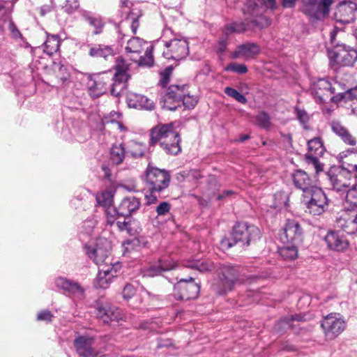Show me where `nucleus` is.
<instances>
[{
    "label": "nucleus",
    "mask_w": 357,
    "mask_h": 357,
    "mask_svg": "<svg viewBox=\"0 0 357 357\" xmlns=\"http://www.w3.org/2000/svg\"><path fill=\"white\" fill-rule=\"evenodd\" d=\"M311 93L315 101L319 103L328 100L339 103L357 100V89L350 88L337 80L331 82L324 78L319 79L312 84Z\"/></svg>",
    "instance_id": "1"
},
{
    "label": "nucleus",
    "mask_w": 357,
    "mask_h": 357,
    "mask_svg": "<svg viewBox=\"0 0 357 357\" xmlns=\"http://www.w3.org/2000/svg\"><path fill=\"white\" fill-rule=\"evenodd\" d=\"M340 30H342L341 28L334 26L330 36L331 43L333 48L328 50L329 66L336 73V79L341 78L344 67H353L357 61V50L336 40L337 33Z\"/></svg>",
    "instance_id": "2"
},
{
    "label": "nucleus",
    "mask_w": 357,
    "mask_h": 357,
    "mask_svg": "<svg viewBox=\"0 0 357 357\" xmlns=\"http://www.w3.org/2000/svg\"><path fill=\"white\" fill-rule=\"evenodd\" d=\"M181 138L174 130V123L159 124L151 130V146L159 144L162 150L169 155H178L181 152Z\"/></svg>",
    "instance_id": "3"
},
{
    "label": "nucleus",
    "mask_w": 357,
    "mask_h": 357,
    "mask_svg": "<svg viewBox=\"0 0 357 357\" xmlns=\"http://www.w3.org/2000/svg\"><path fill=\"white\" fill-rule=\"evenodd\" d=\"M261 237L260 229L254 225L248 222H237L234 225L229 237L223 238L220 241L222 248L229 249L239 245L243 249L255 244Z\"/></svg>",
    "instance_id": "4"
},
{
    "label": "nucleus",
    "mask_w": 357,
    "mask_h": 357,
    "mask_svg": "<svg viewBox=\"0 0 357 357\" xmlns=\"http://www.w3.org/2000/svg\"><path fill=\"white\" fill-rule=\"evenodd\" d=\"M215 268L218 279L213 285L214 291L219 295L231 291L239 279L238 268L230 264H218Z\"/></svg>",
    "instance_id": "5"
},
{
    "label": "nucleus",
    "mask_w": 357,
    "mask_h": 357,
    "mask_svg": "<svg viewBox=\"0 0 357 357\" xmlns=\"http://www.w3.org/2000/svg\"><path fill=\"white\" fill-rule=\"evenodd\" d=\"M171 176L165 169H160L149 163L145 171V185L151 192H161L167 189L170 183Z\"/></svg>",
    "instance_id": "6"
},
{
    "label": "nucleus",
    "mask_w": 357,
    "mask_h": 357,
    "mask_svg": "<svg viewBox=\"0 0 357 357\" xmlns=\"http://www.w3.org/2000/svg\"><path fill=\"white\" fill-rule=\"evenodd\" d=\"M301 202L313 215H320L328 208L329 199L323 190L317 186L301 195Z\"/></svg>",
    "instance_id": "7"
},
{
    "label": "nucleus",
    "mask_w": 357,
    "mask_h": 357,
    "mask_svg": "<svg viewBox=\"0 0 357 357\" xmlns=\"http://www.w3.org/2000/svg\"><path fill=\"white\" fill-rule=\"evenodd\" d=\"M333 0H301V11L311 22L321 21L330 13Z\"/></svg>",
    "instance_id": "8"
},
{
    "label": "nucleus",
    "mask_w": 357,
    "mask_h": 357,
    "mask_svg": "<svg viewBox=\"0 0 357 357\" xmlns=\"http://www.w3.org/2000/svg\"><path fill=\"white\" fill-rule=\"evenodd\" d=\"M141 206L140 199L134 196L124 197L119 206L107 211V225L112 226L120 217L128 218L139 210Z\"/></svg>",
    "instance_id": "9"
},
{
    "label": "nucleus",
    "mask_w": 357,
    "mask_h": 357,
    "mask_svg": "<svg viewBox=\"0 0 357 357\" xmlns=\"http://www.w3.org/2000/svg\"><path fill=\"white\" fill-rule=\"evenodd\" d=\"M200 285L192 277L180 279L174 286L173 296L177 301H189L198 297Z\"/></svg>",
    "instance_id": "10"
},
{
    "label": "nucleus",
    "mask_w": 357,
    "mask_h": 357,
    "mask_svg": "<svg viewBox=\"0 0 357 357\" xmlns=\"http://www.w3.org/2000/svg\"><path fill=\"white\" fill-rule=\"evenodd\" d=\"M187 85L181 86L177 84L170 85L166 93L161 96L160 104L162 109L169 111H175L181 106L182 97L185 93Z\"/></svg>",
    "instance_id": "11"
},
{
    "label": "nucleus",
    "mask_w": 357,
    "mask_h": 357,
    "mask_svg": "<svg viewBox=\"0 0 357 357\" xmlns=\"http://www.w3.org/2000/svg\"><path fill=\"white\" fill-rule=\"evenodd\" d=\"M308 153L305 156V160L308 165H312L317 174L324 170V165L319 160V157L324 155L326 149L320 137H314L307 142Z\"/></svg>",
    "instance_id": "12"
},
{
    "label": "nucleus",
    "mask_w": 357,
    "mask_h": 357,
    "mask_svg": "<svg viewBox=\"0 0 357 357\" xmlns=\"http://www.w3.org/2000/svg\"><path fill=\"white\" fill-rule=\"evenodd\" d=\"M96 338L89 335H78L73 345L79 357H104L102 353L94 347Z\"/></svg>",
    "instance_id": "13"
},
{
    "label": "nucleus",
    "mask_w": 357,
    "mask_h": 357,
    "mask_svg": "<svg viewBox=\"0 0 357 357\" xmlns=\"http://www.w3.org/2000/svg\"><path fill=\"white\" fill-rule=\"evenodd\" d=\"M165 46L167 48L162 54L167 59L180 61L186 58L189 54L188 43L183 38H173L166 41Z\"/></svg>",
    "instance_id": "14"
},
{
    "label": "nucleus",
    "mask_w": 357,
    "mask_h": 357,
    "mask_svg": "<svg viewBox=\"0 0 357 357\" xmlns=\"http://www.w3.org/2000/svg\"><path fill=\"white\" fill-rule=\"evenodd\" d=\"M111 248V243L107 239L100 238L94 247L86 246V252L89 257L99 265L107 263Z\"/></svg>",
    "instance_id": "15"
},
{
    "label": "nucleus",
    "mask_w": 357,
    "mask_h": 357,
    "mask_svg": "<svg viewBox=\"0 0 357 357\" xmlns=\"http://www.w3.org/2000/svg\"><path fill=\"white\" fill-rule=\"evenodd\" d=\"M303 229L300 222L294 219H288L283 228L281 239L283 242L300 245L303 241Z\"/></svg>",
    "instance_id": "16"
},
{
    "label": "nucleus",
    "mask_w": 357,
    "mask_h": 357,
    "mask_svg": "<svg viewBox=\"0 0 357 357\" xmlns=\"http://www.w3.org/2000/svg\"><path fill=\"white\" fill-rule=\"evenodd\" d=\"M321 326L328 339L333 340L345 329V321L336 314H329L322 321Z\"/></svg>",
    "instance_id": "17"
},
{
    "label": "nucleus",
    "mask_w": 357,
    "mask_h": 357,
    "mask_svg": "<svg viewBox=\"0 0 357 357\" xmlns=\"http://www.w3.org/2000/svg\"><path fill=\"white\" fill-rule=\"evenodd\" d=\"M96 314L98 318L105 324L122 319L121 309L109 302L98 301L96 303Z\"/></svg>",
    "instance_id": "18"
},
{
    "label": "nucleus",
    "mask_w": 357,
    "mask_h": 357,
    "mask_svg": "<svg viewBox=\"0 0 357 357\" xmlns=\"http://www.w3.org/2000/svg\"><path fill=\"white\" fill-rule=\"evenodd\" d=\"M357 12V3L352 1L340 2L336 7L334 19L342 24L352 22Z\"/></svg>",
    "instance_id": "19"
},
{
    "label": "nucleus",
    "mask_w": 357,
    "mask_h": 357,
    "mask_svg": "<svg viewBox=\"0 0 357 357\" xmlns=\"http://www.w3.org/2000/svg\"><path fill=\"white\" fill-rule=\"evenodd\" d=\"M348 174L340 167L331 168L328 172V176L332 190L338 193H345L349 186V181L346 178Z\"/></svg>",
    "instance_id": "20"
},
{
    "label": "nucleus",
    "mask_w": 357,
    "mask_h": 357,
    "mask_svg": "<svg viewBox=\"0 0 357 357\" xmlns=\"http://www.w3.org/2000/svg\"><path fill=\"white\" fill-rule=\"evenodd\" d=\"M337 227L348 234L357 233V211H349L342 213L336 220Z\"/></svg>",
    "instance_id": "21"
},
{
    "label": "nucleus",
    "mask_w": 357,
    "mask_h": 357,
    "mask_svg": "<svg viewBox=\"0 0 357 357\" xmlns=\"http://www.w3.org/2000/svg\"><path fill=\"white\" fill-rule=\"evenodd\" d=\"M293 183L295 187L305 194L314 187L317 186L315 181L302 169H296L292 174Z\"/></svg>",
    "instance_id": "22"
},
{
    "label": "nucleus",
    "mask_w": 357,
    "mask_h": 357,
    "mask_svg": "<svg viewBox=\"0 0 357 357\" xmlns=\"http://www.w3.org/2000/svg\"><path fill=\"white\" fill-rule=\"evenodd\" d=\"M337 159L339 167L349 174L357 166V151L354 149H349L340 153Z\"/></svg>",
    "instance_id": "23"
},
{
    "label": "nucleus",
    "mask_w": 357,
    "mask_h": 357,
    "mask_svg": "<svg viewBox=\"0 0 357 357\" xmlns=\"http://www.w3.org/2000/svg\"><path fill=\"white\" fill-rule=\"evenodd\" d=\"M54 284L58 289L69 294L77 296H82L84 295V288L76 281L63 277H59L55 279Z\"/></svg>",
    "instance_id": "24"
},
{
    "label": "nucleus",
    "mask_w": 357,
    "mask_h": 357,
    "mask_svg": "<svg viewBox=\"0 0 357 357\" xmlns=\"http://www.w3.org/2000/svg\"><path fill=\"white\" fill-rule=\"evenodd\" d=\"M261 52V48L255 43H245L238 45L231 54L234 59L244 58L248 59L255 58Z\"/></svg>",
    "instance_id": "25"
},
{
    "label": "nucleus",
    "mask_w": 357,
    "mask_h": 357,
    "mask_svg": "<svg viewBox=\"0 0 357 357\" xmlns=\"http://www.w3.org/2000/svg\"><path fill=\"white\" fill-rule=\"evenodd\" d=\"M324 240L328 247L333 250L343 251L349 247V241L337 231H330Z\"/></svg>",
    "instance_id": "26"
},
{
    "label": "nucleus",
    "mask_w": 357,
    "mask_h": 357,
    "mask_svg": "<svg viewBox=\"0 0 357 357\" xmlns=\"http://www.w3.org/2000/svg\"><path fill=\"white\" fill-rule=\"evenodd\" d=\"M329 125L333 132L338 136L344 143L350 146H354L356 144L355 137L340 121L333 120Z\"/></svg>",
    "instance_id": "27"
},
{
    "label": "nucleus",
    "mask_w": 357,
    "mask_h": 357,
    "mask_svg": "<svg viewBox=\"0 0 357 357\" xmlns=\"http://www.w3.org/2000/svg\"><path fill=\"white\" fill-rule=\"evenodd\" d=\"M114 54V49L111 45L103 44H96L91 45L89 52V55L94 58H102L107 60L109 56Z\"/></svg>",
    "instance_id": "28"
},
{
    "label": "nucleus",
    "mask_w": 357,
    "mask_h": 357,
    "mask_svg": "<svg viewBox=\"0 0 357 357\" xmlns=\"http://www.w3.org/2000/svg\"><path fill=\"white\" fill-rule=\"evenodd\" d=\"M109 155L113 164L116 165L121 164L127 155L125 144L123 143L114 144L110 149Z\"/></svg>",
    "instance_id": "29"
},
{
    "label": "nucleus",
    "mask_w": 357,
    "mask_h": 357,
    "mask_svg": "<svg viewBox=\"0 0 357 357\" xmlns=\"http://www.w3.org/2000/svg\"><path fill=\"white\" fill-rule=\"evenodd\" d=\"M249 28L250 27L248 25V23H246L245 20L241 22L233 21L230 23H227L225 24L222 29V33L226 37H228L233 33H243L246 31H248Z\"/></svg>",
    "instance_id": "30"
},
{
    "label": "nucleus",
    "mask_w": 357,
    "mask_h": 357,
    "mask_svg": "<svg viewBox=\"0 0 357 357\" xmlns=\"http://www.w3.org/2000/svg\"><path fill=\"white\" fill-rule=\"evenodd\" d=\"M150 45L146 41L139 37H132L127 42L126 51L127 53L140 54L145 51L146 47Z\"/></svg>",
    "instance_id": "31"
},
{
    "label": "nucleus",
    "mask_w": 357,
    "mask_h": 357,
    "mask_svg": "<svg viewBox=\"0 0 357 357\" xmlns=\"http://www.w3.org/2000/svg\"><path fill=\"white\" fill-rule=\"evenodd\" d=\"M98 204L105 209L106 222H107V211L109 208H116L113 206L114 195L111 191L105 190L96 195Z\"/></svg>",
    "instance_id": "32"
},
{
    "label": "nucleus",
    "mask_w": 357,
    "mask_h": 357,
    "mask_svg": "<svg viewBox=\"0 0 357 357\" xmlns=\"http://www.w3.org/2000/svg\"><path fill=\"white\" fill-rule=\"evenodd\" d=\"M128 105L130 107L141 108L149 110L154 108V104L152 100L144 96L137 94L133 96V98H130Z\"/></svg>",
    "instance_id": "33"
},
{
    "label": "nucleus",
    "mask_w": 357,
    "mask_h": 357,
    "mask_svg": "<svg viewBox=\"0 0 357 357\" xmlns=\"http://www.w3.org/2000/svg\"><path fill=\"white\" fill-rule=\"evenodd\" d=\"M130 65L131 64L123 57H117L116 59V65L114 67L116 71L114 77L129 79L130 77V74L129 73Z\"/></svg>",
    "instance_id": "34"
},
{
    "label": "nucleus",
    "mask_w": 357,
    "mask_h": 357,
    "mask_svg": "<svg viewBox=\"0 0 357 357\" xmlns=\"http://www.w3.org/2000/svg\"><path fill=\"white\" fill-rule=\"evenodd\" d=\"M153 46L149 45L146 47L144 56H139V59L131 58V60L136 62L140 67L151 68L154 65V58L153 55Z\"/></svg>",
    "instance_id": "35"
},
{
    "label": "nucleus",
    "mask_w": 357,
    "mask_h": 357,
    "mask_svg": "<svg viewBox=\"0 0 357 357\" xmlns=\"http://www.w3.org/2000/svg\"><path fill=\"white\" fill-rule=\"evenodd\" d=\"M114 275L112 273V268L99 270L98 274L96 278L95 287L102 289H106L111 282L112 278Z\"/></svg>",
    "instance_id": "36"
},
{
    "label": "nucleus",
    "mask_w": 357,
    "mask_h": 357,
    "mask_svg": "<svg viewBox=\"0 0 357 357\" xmlns=\"http://www.w3.org/2000/svg\"><path fill=\"white\" fill-rule=\"evenodd\" d=\"M254 17L253 19L249 20L248 18L245 19L246 23L249 26V30H254L255 29H264L268 27L271 24V20L261 14H259L258 16H252Z\"/></svg>",
    "instance_id": "37"
},
{
    "label": "nucleus",
    "mask_w": 357,
    "mask_h": 357,
    "mask_svg": "<svg viewBox=\"0 0 357 357\" xmlns=\"http://www.w3.org/2000/svg\"><path fill=\"white\" fill-rule=\"evenodd\" d=\"M216 265L217 264H215L211 261L202 259L188 261L185 266L192 269H197L199 272L204 273L215 268Z\"/></svg>",
    "instance_id": "38"
},
{
    "label": "nucleus",
    "mask_w": 357,
    "mask_h": 357,
    "mask_svg": "<svg viewBox=\"0 0 357 357\" xmlns=\"http://www.w3.org/2000/svg\"><path fill=\"white\" fill-rule=\"evenodd\" d=\"M298 245L294 243L279 248V254L284 260H294L298 257Z\"/></svg>",
    "instance_id": "39"
},
{
    "label": "nucleus",
    "mask_w": 357,
    "mask_h": 357,
    "mask_svg": "<svg viewBox=\"0 0 357 357\" xmlns=\"http://www.w3.org/2000/svg\"><path fill=\"white\" fill-rule=\"evenodd\" d=\"M126 148L127 155H130L132 158H139L144 155V146L137 142H128Z\"/></svg>",
    "instance_id": "40"
},
{
    "label": "nucleus",
    "mask_w": 357,
    "mask_h": 357,
    "mask_svg": "<svg viewBox=\"0 0 357 357\" xmlns=\"http://www.w3.org/2000/svg\"><path fill=\"white\" fill-rule=\"evenodd\" d=\"M83 17L90 25L95 28V31H93L94 35H98L102 32L105 23L102 22L100 17H93L90 15L89 13L87 12H85L83 14Z\"/></svg>",
    "instance_id": "41"
},
{
    "label": "nucleus",
    "mask_w": 357,
    "mask_h": 357,
    "mask_svg": "<svg viewBox=\"0 0 357 357\" xmlns=\"http://www.w3.org/2000/svg\"><path fill=\"white\" fill-rule=\"evenodd\" d=\"M44 46V52L48 55H52L59 49L60 39L56 36H52L47 39Z\"/></svg>",
    "instance_id": "42"
},
{
    "label": "nucleus",
    "mask_w": 357,
    "mask_h": 357,
    "mask_svg": "<svg viewBox=\"0 0 357 357\" xmlns=\"http://www.w3.org/2000/svg\"><path fill=\"white\" fill-rule=\"evenodd\" d=\"M244 15L258 16L261 13L260 7L257 0H246L242 9Z\"/></svg>",
    "instance_id": "43"
},
{
    "label": "nucleus",
    "mask_w": 357,
    "mask_h": 357,
    "mask_svg": "<svg viewBox=\"0 0 357 357\" xmlns=\"http://www.w3.org/2000/svg\"><path fill=\"white\" fill-rule=\"evenodd\" d=\"M128 80L127 79L113 77V83L110 89L111 94L116 97L121 96L122 91L126 87Z\"/></svg>",
    "instance_id": "44"
},
{
    "label": "nucleus",
    "mask_w": 357,
    "mask_h": 357,
    "mask_svg": "<svg viewBox=\"0 0 357 357\" xmlns=\"http://www.w3.org/2000/svg\"><path fill=\"white\" fill-rule=\"evenodd\" d=\"M92 82L93 83L90 86V89L96 91L98 96L102 94L106 91V83L103 77L98 76L96 79L92 80Z\"/></svg>",
    "instance_id": "45"
},
{
    "label": "nucleus",
    "mask_w": 357,
    "mask_h": 357,
    "mask_svg": "<svg viewBox=\"0 0 357 357\" xmlns=\"http://www.w3.org/2000/svg\"><path fill=\"white\" fill-rule=\"evenodd\" d=\"M257 125L264 129L269 128L271 126V119L268 114L266 112H259L255 117Z\"/></svg>",
    "instance_id": "46"
},
{
    "label": "nucleus",
    "mask_w": 357,
    "mask_h": 357,
    "mask_svg": "<svg viewBox=\"0 0 357 357\" xmlns=\"http://www.w3.org/2000/svg\"><path fill=\"white\" fill-rule=\"evenodd\" d=\"M224 92L228 96H230L234 98L236 101L240 103L245 104L248 102L245 96L241 93H239L236 89L227 86L225 89Z\"/></svg>",
    "instance_id": "47"
},
{
    "label": "nucleus",
    "mask_w": 357,
    "mask_h": 357,
    "mask_svg": "<svg viewBox=\"0 0 357 357\" xmlns=\"http://www.w3.org/2000/svg\"><path fill=\"white\" fill-rule=\"evenodd\" d=\"M158 264L159 265L162 273L173 270L176 267V261L169 257L160 259L158 260Z\"/></svg>",
    "instance_id": "48"
},
{
    "label": "nucleus",
    "mask_w": 357,
    "mask_h": 357,
    "mask_svg": "<svg viewBox=\"0 0 357 357\" xmlns=\"http://www.w3.org/2000/svg\"><path fill=\"white\" fill-rule=\"evenodd\" d=\"M225 71L234 72L240 75L248 73V68L245 64L238 63H230L225 68Z\"/></svg>",
    "instance_id": "49"
},
{
    "label": "nucleus",
    "mask_w": 357,
    "mask_h": 357,
    "mask_svg": "<svg viewBox=\"0 0 357 357\" xmlns=\"http://www.w3.org/2000/svg\"><path fill=\"white\" fill-rule=\"evenodd\" d=\"M346 201L351 206H357V185H354L351 188H347L345 192Z\"/></svg>",
    "instance_id": "50"
},
{
    "label": "nucleus",
    "mask_w": 357,
    "mask_h": 357,
    "mask_svg": "<svg viewBox=\"0 0 357 357\" xmlns=\"http://www.w3.org/2000/svg\"><path fill=\"white\" fill-rule=\"evenodd\" d=\"M301 318L298 314H291L285 317L282 318L278 323V326H282L284 328L288 326L292 327L291 323L294 321H301Z\"/></svg>",
    "instance_id": "51"
},
{
    "label": "nucleus",
    "mask_w": 357,
    "mask_h": 357,
    "mask_svg": "<svg viewBox=\"0 0 357 357\" xmlns=\"http://www.w3.org/2000/svg\"><path fill=\"white\" fill-rule=\"evenodd\" d=\"M78 8V0H66L64 5L62 6L63 11L68 14L75 13Z\"/></svg>",
    "instance_id": "52"
},
{
    "label": "nucleus",
    "mask_w": 357,
    "mask_h": 357,
    "mask_svg": "<svg viewBox=\"0 0 357 357\" xmlns=\"http://www.w3.org/2000/svg\"><path fill=\"white\" fill-rule=\"evenodd\" d=\"M295 113L296 114L297 119L300 121V123L304 126L305 128H307V123L310 120V116L305 110L300 109L299 107L295 108Z\"/></svg>",
    "instance_id": "53"
},
{
    "label": "nucleus",
    "mask_w": 357,
    "mask_h": 357,
    "mask_svg": "<svg viewBox=\"0 0 357 357\" xmlns=\"http://www.w3.org/2000/svg\"><path fill=\"white\" fill-rule=\"evenodd\" d=\"M181 102L185 107L192 109L197 105V100L196 97L191 96L185 92L184 96L182 97Z\"/></svg>",
    "instance_id": "54"
},
{
    "label": "nucleus",
    "mask_w": 357,
    "mask_h": 357,
    "mask_svg": "<svg viewBox=\"0 0 357 357\" xmlns=\"http://www.w3.org/2000/svg\"><path fill=\"white\" fill-rule=\"evenodd\" d=\"M162 271H161L159 265L154 264L151 266L144 270V275L147 277H155L161 275Z\"/></svg>",
    "instance_id": "55"
},
{
    "label": "nucleus",
    "mask_w": 357,
    "mask_h": 357,
    "mask_svg": "<svg viewBox=\"0 0 357 357\" xmlns=\"http://www.w3.org/2000/svg\"><path fill=\"white\" fill-rule=\"evenodd\" d=\"M172 70V67L169 66L167 68L164 72L160 73V79L159 82L160 85L165 88L169 82V75Z\"/></svg>",
    "instance_id": "56"
},
{
    "label": "nucleus",
    "mask_w": 357,
    "mask_h": 357,
    "mask_svg": "<svg viewBox=\"0 0 357 357\" xmlns=\"http://www.w3.org/2000/svg\"><path fill=\"white\" fill-rule=\"evenodd\" d=\"M121 118V114L119 112L112 111L107 116L103 117L104 123H113L119 121Z\"/></svg>",
    "instance_id": "57"
},
{
    "label": "nucleus",
    "mask_w": 357,
    "mask_h": 357,
    "mask_svg": "<svg viewBox=\"0 0 357 357\" xmlns=\"http://www.w3.org/2000/svg\"><path fill=\"white\" fill-rule=\"evenodd\" d=\"M171 208V204L167 202H161L155 208L158 216L167 214Z\"/></svg>",
    "instance_id": "58"
},
{
    "label": "nucleus",
    "mask_w": 357,
    "mask_h": 357,
    "mask_svg": "<svg viewBox=\"0 0 357 357\" xmlns=\"http://www.w3.org/2000/svg\"><path fill=\"white\" fill-rule=\"evenodd\" d=\"M54 315L52 313L48 310H44L40 311L37 314V320L42 321L51 322L52 321V318Z\"/></svg>",
    "instance_id": "59"
},
{
    "label": "nucleus",
    "mask_w": 357,
    "mask_h": 357,
    "mask_svg": "<svg viewBox=\"0 0 357 357\" xmlns=\"http://www.w3.org/2000/svg\"><path fill=\"white\" fill-rule=\"evenodd\" d=\"M5 23L7 24L6 29H8L10 31L14 38H17L22 36L20 31L18 30L10 17H8V22H6Z\"/></svg>",
    "instance_id": "60"
},
{
    "label": "nucleus",
    "mask_w": 357,
    "mask_h": 357,
    "mask_svg": "<svg viewBox=\"0 0 357 357\" xmlns=\"http://www.w3.org/2000/svg\"><path fill=\"white\" fill-rule=\"evenodd\" d=\"M137 328L144 331H155L156 330V324L151 320H144L139 324Z\"/></svg>",
    "instance_id": "61"
},
{
    "label": "nucleus",
    "mask_w": 357,
    "mask_h": 357,
    "mask_svg": "<svg viewBox=\"0 0 357 357\" xmlns=\"http://www.w3.org/2000/svg\"><path fill=\"white\" fill-rule=\"evenodd\" d=\"M9 16L7 14H2L0 13V36H3L6 29L7 24L4 23L8 22Z\"/></svg>",
    "instance_id": "62"
},
{
    "label": "nucleus",
    "mask_w": 357,
    "mask_h": 357,
    "mask_svg": "<svg viewBox=\"0 0 357 357\" xmlns=\"http://www.w3.org/2000/svg\"><path fill=\"white\" fill-rule=\"evenodd\" d=\"M122 294H123V297L125 298V299H130L131 298L133 295L135 294V289L134 288L132 287V285L130 284H126L124 288H123V292H122Z\"/></svg>",
    "instance_id": "63"
},
{
    "label": "nucleus",
    "mask_w": 357,
    "mask_h": 357,
    "mask_svg": "<svg viewBox=\"0 0 357 357\" xmlns=\"http://www.w3.org/2000/svg\"><path fill=\"white\" fill-rule=\"evenodd\" d=\"M70 75L67 71L66 67H65L63 65H61L59 66V71L58 77H59V79H61L62 84H64L68 79Z\"/></svg>",
    "instance_id": "64"
}]
</instances>
